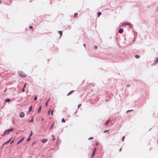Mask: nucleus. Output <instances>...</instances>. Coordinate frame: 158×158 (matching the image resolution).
<instances>
[{"label": "nucleus", "instance_id": "18", "mask_svg": "<svg viewBox=\"0 0 158 158\" xmlns=\"http://www.w3.org/2000/svg\"><path fill=\"white\" fill-rule=\"evenodd\" d=\"M97 14L98 16H99L101 14V13L100 12H98L97 13Z\"/></svg>", "mask_w": 158, "mask_h": 158}, {"label": "nucleus", "instance_id": "29", "mask_svg": "<svg viewBox=\"0 0 158 158\" xmlns=\"http://www.w3.org/2000/svg\"><path fill=\"white\" fill-rule=\"evenodd\" d=\"M30 137H29V138L27 139V141H28L30 140Z\"/></svg>", "mask_w": 158, "mask_h": 158}, {"label": "nucleus", "instance_id": "24", "mask_svg": "<svg viewBox=\"0 0 158 158\" xmlns=\"http://www.w3.org/2000/svg\"><path fill=\"white\" fill-rule=\"evenodd\" d=\"M32 132L31 131L29 137H30L32 135Z\"/></svg>", "mask_w": 158, "mask_h": 158}, {"label": "nucleus", "instance_id": "41", "mask_svg": "<svg viewBox=\"0 0 158 158\" xmlns=\"http://www.w3.org/2000/svg\"><path fill=\"white\" fill-rule=\"evenodd\" d=\"M96 145H98V143H96Z\"/></svg>", "mask_w": 158, "mask_h": 158}, {"label": "nucleus", "instance_id": "6", "mask_svg": "<svg viewBox=\"0 0 158 158\" xmlns=\"http://www.w3.org/2000/svg\"><path fill=\"white\" fill-rule=\"evenodd\" d=\"M47 139H43L41 140V142L43 143H45L47 142Z\"/></svg>", "mask_w": 158, "mask_h": 158}, {"label": "nucleus", "instance_id": "12", "mask_svg": "<svg viewBox=\"0 0 158 158\" xmlns=\"http://www.w3.org/2000/svg\"><path fill=\"white\" fill-rule=\"evenodd\" d=\"M10 99L9 98H6L5 100V102H9L10 101Z\"/></svg>", "mask_w": 158, "mask_h": 158}, {"label": "nucleus", "instance_id": "36", "mask_svg": "<svg viewBox=\"0 0 158 158\" xmlns=\"http://www.w3.org/2000/svg\"><path fill=\"white\" fill-rule=\"evenodd\" d=\"M94 48L95 49H97V46H94Z\"/></svg>", "mask_w": 158, "mask_h": 158}, {"label": "nucleus", "instance_id": "1", "mask_svg": "<svg viewBox=\"0 0 158 158\" xmlns=\"http://www.w3.org/2000/svg\"><path fill=\"white\" fill-rule=\"evenodd\" d=\"M19 75L22 77H25L26 76V74L22 71L19 72Z\"/></svg>", "mask_w": 158, "mask_h": 158}, {"label": "nucleus", "instance_id": "46", "mask_svg": "<svg viewBox=\"0 0 158 158\" xmlns=\"http://www.w3.org/2000/svg\"><path fill=\"white\" fill-rule=\"evenodd\" d=\"M119 151H121V148H120V149L119 150Z\"/></svg>", "mask_w": 158, "mask_h": 158}, {"label": "nucleus", "instance_id": "3", "mask_svg": "<svg viewBox=\"0 0 158 158\" xmlns=\"http://www.w3.org/2000/svg\"><path fill=\"white\" fill-rule=\"evenodd\" d=\"M96 148H95L93 150V151L92 153V155L91 157H93L95 155V152H96Z\"/></svg>", "mask_w": 158, "mask_h": 158}, {"label": "nucleus", "instance_id": "30", "mask_svg": "<svg viewBox=\"0 0 158 158\" xmlns=\"http://www.w3.org/2000/svg\"><path fill=\"white\" fill-rule=\"evenodd\" d=\"M124 138H125V136H123V137H122V141H124Z\"/></svg>", "mask_w": 158, "mask_h": 158}, {"label": "nucleus", "instance_id": "4", "mask_svg": "<svg viewBox=\"0 0 158 158\" xmlns=\"http://www.w3.org/2000/svg\"><path fill=\"white\" fill-rule=\"evenodd\" d=\"M25 116V114L23 112H21L20 114V117L21 118H23Z\"/></svg>", "mask_w": 158, "mask_h": 158}, {"label": "nucleus", "instance_id": "47", "mask_svg": "<svg viewBox=\"0 0 158 158\" xmlns=\"http://www.w3.org/2000/svg\"><path fill=\"white\" fill-rule=\"evenodd\" d=\"M77 111H76V112L74 113V114H75L77 113Z\"/></svg>", "mask_w": 158, "mask_h": 158}, {"label": "nucleus", "instance_id": "44", "mask_svg": "<svg viewBox=\"0 0 158 158\" xmlns=\"http://www.w3.org/2000/svg\"><path fill=\"white\" fill-rule=\"evenodd\" d=\"M83 45L85 47V44H84Z\"/></svg>", "mask_w": 158, "mask_h": 158}, {"label": "nucleus", "instance_id": "19", "mask_svg": "<svg viewBox=\"0 0 158 158\" xmlns=\"http://www.w3.org/2000/svg\"><path fill=\"white\" fill-rule=\"evenodd\" d=\"M32 106H31L29 108V112H31V110H32Z\"/></svg>", "mask_w": 158, "mask_h": 158}, {"label": "nucleus", "instance_id": "35", "mask_svg": "<svg viewBox=\"0 0 158 158\" xmlns=\"http://www.w3.org/2000/svg\"><path fill=\"white\" fill-rule=\"evenodd\" d=\"M26 83H25L24 84V86H23V87H24V88H25V87L26 86Z\"/></svg>", "mask_w": 158, "mask_h": 158}, {"label": "nucleus", "instance_id": "11", "mask_svg": "<svg viewBox=\"0 0 158 158\" xmlns=\"http://www.w3.org/2000/svg\"><path fill=\"white\" fill-rule=\"evenodd\" d=\"M110 121L109 119L105 123V125H107L109 123Z\"/></svg>", "mask_w": 158, "mask_h": 158}, {"label": "nucleus", "instance_id": "32", "mask_svg": "<svg viewBox=\"0 0 158 158\" xmlns=\"http://www.w3.org/2000/svg\"><path fill=\"white\" fill-rule=\"evenodd\" d=\"M54 111L53 110H52L51 111V114L52 115H53V112Z\"/></svg>", "mask_w": 158, "mask_h": 158}, {"label": "nucleus", "instance_id": "13", "mask_svg": "<svg viewBox=\"0 0 158 158\" xmlns=\"http://www.w3.org/2000/svg\"><path fill=\"white\" fill-rule=\"evenodd\" d=\"M41 106H40L39 107V109H38V113H40V111L41 110Z\"/></svg>", "mask_w": 158, "mask_h": 158}, {"label": "nucleus", "instance_id": "20", "mask_svg": "<svg viewBox=\"0 0 158 158\" xmlns=\"http://www.w3.org/2000/svg\"><path fill=\"white\" fill-rule=\"evenodd\" d=\"M155 62L158 63V57L156 58V60L155 61Z\"/></svg>", "mask_w": 158, "mask_h": 158}, {"label": "nucleus", "instance_id": "31", "mask_svg": "<svg viewBox=\"0 0 158 158\" xmlns=\"http://www.w3.org/2000/svg\"><path fill=\"white\" fill-rule=\"evenodd\" d=\"M24 89H25V88H24V87H23L22 89V92H24L25 91V90Z\"/></svg>", "mask_w": 158, "mask_h": 158}, {"label": "nucleus", "instance_id": "40", "mask_svg": "<svg viewBox=\"0 0 158 158\" xmlns=\"http://www.w3.org/2000/svg\"><path fill=\"white\" fill-rule=\"evenodd\" d=\"M14 140L13 139V140H12L10 143L11 144V143H13L14 142Z\"/></svg>", "mask_w": 158, "mask_h": 158}, {"label": "nucleus", "instance_id": "27", "mask_svg": "<svg viewBox=\"0 0 158 158\" xmlns=\"http://www.w3.org/2000/svg\"><path fill=\"white\" fill-rule=\"evenodd\" d=\"M37 99V96H35L34 99V100L35 101Z\"/></svg>", "mask_w": 158, "mask_h": 158}, {"label": "nucleus", "instance_id": "49", "mask_svg": "<svg viewBox=\"0 0 158 158\" xmlns=\"http://www.w3.org/2000/svg\"><path fill=\"white\" fill-rule=\"evenodd\" d=\"M3 146H4V145H3V146H2V148H3Z\"/></svg>", "mask_w": 158, "mask_h": 158}, {"label": "nucleus", "instance_id": "21", "mask_svg": "<svg viewBox=\"0 0 158 158\" xmlns=\"http://www.w3.org/2000/svg\"><path fill=\"white\" fill-rule=\"evenodd\" d=\"M7 134V132H6V130L4 132V134L3 135H2V136H4L6 134Z\"/></svg>", "mask_w": 158, "mask_h": 158}, {"label": "nucleus", "instance_id": "52", "mask_svg": "<svg viewBox=\"0 0 158 158\" xmlns=\"http://www.w3.org/2000/svg\"><path fill=\"white\" fill-rule=\"evenodd\" d=\"M135 35H134V39L135 38Z\"/></svg>", "mask_w": 158, "mask_h": 158}, {"label": "nucleus", "instance_id": "42", "mask_svg": "<svg viewBox=\"0 0 158 158\" xmlns=\"http://www.w3.org/2000/svg\"><path fill=\"white\" fill-rule=\"evenodd\" d=\"M6 89H6L4 91V92H5L6 91Z\"/></svg>", "mask_w": 158, "mask_h": 158}, {"label": "nucleus", "instance_id": "5", "mask_svg": "<svg viewBox=\"0 0 158 158\" xmlns=\"http://www.w3.org/2000/svg\"><path fill=\"white\" fill-rule=\"evenodd\" d=\"M13 130V128H12L6 130L7 132V134H8L10 131H12Z\"/></svg>", "mask_w": 158, "mask_h": 158}, {"label": "nucleus", "instance_id": "9", "mask_svg": "<svg viewBox=\"0 0 158 158\" xmlns=\"http://www.w3.org/2000/svg\"><path fill=\"white\" fill-rule=\"evenodd\" d=\"M123 31V30L122 28H120L118 30V32L120 33H122Z\"/></svg>", "mask_w": 158, "mask_h": 158}, {"label": "nucleus", "instance_id": "2", "mask_svg": "<svg viewBox=\"0 0 158 158\" xmlns=\"http://www.w3.org/2000/svg\"><path fill=\"white\" fill-rule=\"evenodd\" d=\"M24 137H23L19 141L17 142L16 144L18 145L22 143L24 140Z\"/></svg>", "mask_w": 158, "mask_h": 158}, {"label": "nucleus", "instance_id": "45", "mask_svg": "<svg viewBox=\"0 0 158 158\" xmlns=\"http://www.w3.org/2000/svg\"><path fill=\"white\" fill-rule=\"evenodd\" d=\"M134 41H135V40H132V41H133V42H134Z\"/></svg>", "mask_w": 158, "mask_h": 158}, {"label": "nucleus", "instance_id": "48", "mask_svg": "<svg viewBox=\"0 0 158 158\" xmlns=\"http://www.w3.org/2000/svg\"><path fill=\"white\" fill-rule=\"evenodd\" d=\"M1 3V2L0 1V4Z\"/></svg>", "mask_w": 158, "mask_h": 158}, {"label": "nucleus", "instance_id": "33", "mask_svg": "<svg viewBox=\"0 0 158 158\" xmlns=\"http://www.w3.org/2000/svg\"><path fill=\"white\" fill-rule=\"evenodd\" d=\"M93 138H94L93 137H91L89 138V139L90 140V139H93Z\"/></svg>", "mask_w": 158, "mask_h": 158}, {"label": "nucleus", "instance_id": "17", "mask_svg": "<svg viewBox=\"0 0 158 158\" xmlns=\"http://www.w3.org/2000/svg\"><path fill=\"white\" fill-rule=\"evenodd\" d=\"M135 57L136 58H139V55H135Z\"/></svg>", "mask_w": 158, "mask_h": 158}, {"label": "nucleus", "instance_id": "14", "mask_svg": "<svg viewBox=\"0 0 158 158\" xmlns=\"http://www.w3.org/2000/svg\"><path fill=\"white\" fill-rule=\"evenodd\" d=\"M74 91V90H72L69 92L68 94H67V96H69V95H70L72 93H73Z\"/></svg>", "mask_w": 158, "mask_h": 158}, {"label": "nucleus", "instance_id": "15", "mask_svg": "<svg viewBox=\"0 0 158 158\" xmlns=\"http://www.w3.org/2000/svg\"><path fill=\"white\" fill-rule=\"evenodd\" d=\"M54 126V124H52L51 126L50 127V129H52L53 127V126Z\"/></svg>", "mask_w": 158, "mask_h": 158}, {"label": "nucleus", "instance_id": "22", "mask_svg": "<svg viewBox=\"0 0 158 158\" xmlns=\"http://www.w3.org/2000/svg\"><path fill=\"white\" fill-rule=\"evenodd\" d=\"M133 110H127V113H128L129 112H130V111H133Z\"/></svg>", "mask_w": 158, "mask_h": 158}, {"label": "nucleus", "instance_id": "8", "mask_svg": "<svg viewBox=\"0 0 158 158\" xmlns=\"http://www.w3.org/2000/svg\"><path fill=\"white\" fill-rule=\"evenodd\" d=\"M130 25V23H128V22H125V23H123V25Z\"/></svg>", "mask_w": 158, "mask_h": 158}, {"label": "nucleus", "instance_id": "51", "mask_svg": "<svg viewBox=\"0 0 158 158\" xmlns=\"http://www.w3.org/2000/svg\"><path fill=\"white\" fill-rule=\"evenodd\" d=\"M157 11L158 12V9H157Z\"/></svg>", "mask_w": 158, "mask_h": 158}, {"label": "nucleus", "instance_id": "23", "mask_svg": "<svg viewBox=\"0 0 158 158\" xmlns=\"http://www.w3.org/2000/svg\"><path fill=\"white\" fill-rule=\"evenodd\" d=\"M52 136L53 137L52 140H55V136L54 135H52Z\"/></svg>", "mask_w": 158, "mask_h": 158}, {"label": "nucleus", "instance_id": "39", "mask_svg": "<svg viewBox=\"0 0 158 158\" xmlns=\"http://www.w3.org/2000/svg\"><path fill=\"white\" fill-rule=\"evenodd\" d=\"M108 131V130H106V131H104V133H105V132H107V131Z\"/></svg>", "mask_w": 158, "mask_h": 158}, {"label": "nucleus", "instance_id": "26", "mask_svg": "<svg viewBox=\"0 0 158 158\" xmlns=\"http://www.w3.org/2000/svg\"><path fill=\"white\" fill-rule=\"evenodd\" d=\"M33 117H32V118L29 121V122H33Z\"/></svg>", "mask_w": 158, "mask_h": 158}, {"label": "nucleus", "instance_id": "10", "mask_svg": "<svg viewBox=\"0 0 158 158\" xmlns=\"http://www.w3.org/2000/svg\"><path fill=\"white\" fill-rule=\"evenodd\" d=\"M50 100V98H49L46 102L45 104V106H47L48 105V102H49Z\"/></svg>", "mask_w": 158, "mask_h": 158}, {"label": "nucleus", "instance_id": "7", "mask_svg": "<svg viewBox=\"0 0 158 158\" xmlns=\"http://www.w3.org/2000/svg\"><path fill=\"white\" fill-rule=\"evenodd\" d=\"M11 139H10L9 140H8V141H7L6 142L4 143L3 144V145H6L8 143L10 142L11 141Z\"/></svg>", "mask_w": 158, "mask_h": 158}, {"label": "nucleus", "instance_id": "25", "mask_svg": "<svg viewBox=\"0 0 158 158\" xmlns=\"http://www.w3.org/2000/svg\"><path fill=\"white\" fill-rule=\"evenodd\" d=\"M61 121H62V122H64V123L65 122V121L64 120V118H63L62 119Z\"/></svg>", "mask_w": 158, "mask_h": 158}, {"label": "nucleus", "instance_id": "38", "mask_svg": "<svg viewBox=\"0 0 158 158\" xmlns=\"http://www.w3.org/2000/svg\"><path fill=\"white\" fill-rule=\"evenodd\" d=\"M81 106V104H79L78 105V108H79V106Z\"/></svg>", "mask_w": 158, "mask_h": 158}, {"label": "nucleus", "instance_id": "34", "mask_svg": "<svg viewBox=\"0 0 158 158\" xmlns=\"http://www.w3.org/2000/svg\"><path fill=\"white\" fill-rule=\"evenodd\" d=\"M50 109H49L48 112V114H50Z\"/></svg>", "mask_w": 158, "mask_h": 158}, {"label": "nucleus", "instance_id": "43", "mask_svg": "<svg viewBox=\"0 0 158 158\" xmlns=\"http://www.w3.org/2000/svg\"><path fill=\"white\" fill-rule=\"evenodd\" d=\"M43 120H44V118H41V120L43 121Z\"/></svg>", "mask_w": 158, "mask_h": 158}, {"label": "nucleus", "instance_id": "50", "mask_svg": "<svg viewBox=\"0 0 158 158\" xmlns=\"http://www.w3.org/2000/svg\"><path fill=\"white\" fill-rule=\"evenodd\" d=\"M70 27H69V29H70Z\"/></svg>", "mask_w": 158, "mask_h": 158}, {"label": "nucleus", "instance_id": "37", "mask_svg": "<svg viewBox=\"0 0 158 158\" xmlns=\"http://www.w3.org/2000/svg\"><path fill=\"white\" fill-rule=\"evenodd\" d=\"M32 28H33V27H32V26H30L29 27V28H30V29H32Z\"/></svg>", "mask_w": 158, "mask_h": 158}, {"label": "nucleus", "instance_id": "16", "mask_svg": "<svg viewBox=\"0 0 158 158\" xmlns=\"http://www.w3.org/2000/svg\"><path fill=\"white\" fill-rule=\"evenodd\" d=\"M58 32L60 35V36H61V35H62V31H58Z\"/></svg>", "mask_w": 158, "mask_h": 158}, {"label": "nucleus", "instance_id": "28", "mask_svg": "<svg viewBox=\"0 0 158 158\" xmlns=\"http://www.w3.org/2000/svg\"><path fill=\"white\" fill-rule=\"evenodd\" d=\"M77 15V13H74V18H76V16Z\"/></svg>", "mask_w": 158, "mask_h": 158}]
</instances>
